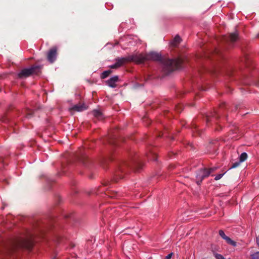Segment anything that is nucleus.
Returning <instances> with one entry per match:
<instances>
[{
    "label": "nucleus",
    "instance_id": "1",
    "mask_svg": "<svg viewBox=\"0 0 259 259\" xmlns=\"http://www.w3.org/2000/svg\"><path fill=\"white\" fill-rule=\"evenodd\" d=\"M136 63H142L146 60H153L161 61L163 65V70L166 74H168L172 71L181 68L183 60L181 58L175 59H164L161 54L154 52L143 54H135Z\"/></svg>",
    "mask_w": 259,
    "mask_h": 259
},
{
    "label": "nucleus",
    "instance_id": "2",
    "mask_svg": "<svg viewBox=\"0 0 259 259\" xmlns=\"http://www.w3.org/2000/svg\"><path fill=\"white\" fill-rule=\"evenodd\" d=\"M34 234L28 232L26 237H21L18 238L14 243V247L24 248L30 250L33 246L32 238Z\"/></svg>",
    "mask_w": 259,
    "mask_h": 259
},
{
    "label": "nucleus",
    "instance_id": "3",
    "mask_svg": "<svg viewBox=\"0 0 259 259\" xmlns=\"http://www.w3.org/2000/svg\"><path fill=\"white\" fill-rule=\"evenodd\" d=\"M41 67L40 65H33L29 68H25L18 73L20 78H26L33 74H38L41 71Z\"/></svg>",
    "mask_w": 259,
    "mask_h": 259
},
{
    "label": "nucleus",
    "instance_id": "4",
    "mask_svg": "<svg viewBox=\"0 0 259 259\" xmlns=\"http://www.w3.org/2000/svg\"><path fill=\"white\" fill-rule=\"evenodd\" d=\"M210 175V172L206 168H201L198 170L196 175V183L200 185L202 181Z\"/></svg>",
    "mask_w": 259,
    "mask_h": 259
},
{
    "label": "nucleus",
    "instance_id": "5",
    "mask_svg": "<svg viewBox=\"0 0 259 259\" xmlns=\"http://www.w3.org/2000/svg\"><path fill=\"white\" fill-rule=\"evenodd\" d=\"M136 58L135 55H130L126 57L117 58L115 59V63L119 67L126 62H134L136 63Z\"/></svg>",
    "mask_w": 259,
    "mask_h": 259
},
{
    "label": "nucleus",
    "instance_id": "6",
    "mask_svg": "<svg viewBox=\"0 0 259 259\" xmlns=\"http://www.w3.org/2000/svg\"><path fill=\"white\" fill-rule=\"evenodd\" d=\"M139 162L138 160L133 159L130 161H122L119 164V171L123 172L125 167H132L133 165Z\"/></svg>",
    "mask_w": 259,
    "mask_h": 259
},
{
    "label": "nucleus",
    "instance_id": "7",
    "mask_svg": "<svg viewBox=\"0 0 259 259\" xmlns=\"http://www.w3.org/2000/svg\"><path fill=\"white\" fill-rule=\"evenodd\" d=\"M57 49L56 48H53L50 50L48 53L47 58L50 63H53L56 59Z\"/></svg>",
    "mask_w": 259,
    "mask_h": 259
},
{
    "label": "nucleus",
    "instance_id": "8",
    "mask_svg": "<svg viewBox=\"0 0 259 259\" xmlns=\"http://www.w3.org/2000/svg\"><path fill=\"white\" fill-rule=\"evenodd\" d=\"M219 234L220 236L223 239H224L228 244L231 245L232 246H233L234 247L236 246V245H237L236 242L235 241H234V240H232L229 237L227 236L223 230H219Z\"/></svg>",
    "mask_w": 259,
    "mask_h": 259
},
{
    "label": "nucleus",
    "instance_id": "9",
    "mask_svg": "<svg viewBox=\"0 0 259 259\" xmlns=\"http://www.w3.org/2000/svg\"><path fill=\"white\" fill-rule=\"evenodd\" d=\"M118 80V76L116 75L114 76L106 81V84L110 87L115 88L117 87L116 82Z\"/></svg>",
    "mask_w": 259,
    "mask_h": 259
},
{
    "label": "nucleus",
    "instance_id": "10",
    "mask_svg": "<svg viewBox=\"0 0 259 259\" xmlns=\"http://www.w3.org/2000/svg\"><path fill=\"white\" fill-rule=\"evenodd\" d=\"M238 38V33L235 32L234 33H231L229 34V35L226 38V40L227 41H230L231 43H233L236 41Z\"/></svg>",
    "mask_w": 259,
    "mask_h": 259
},
{
    "label": "nucleus",
    "instance_id": "11",
    "mask_svg": "<svg viewBox=\"0 0 259 259\" xmlns=\"http://www.w3.org/2000/svg\"><path fill=\"white\" fill-rule=\"evenodd\" d=\"M72 109L75 111L80 112L82 111L87 109L84 104L75 105L72 107Z\"/></svg>",
    "mask_w": 259,
    "mask_h": 259
},
{
    "label": "nucleus",
    "instance_id": "12",
    "mask_svg": "<svg viewBox=\"0 0 259 259\" xmlns=\"http://www.w3.org/2000/svg\"><path fill=\"white\" fill-rule=\"evenodd\" d=\"M92 114L93 116L99 119H101L102 118V113L101 112L98 110H94L92 111Z\"/></svg>",
    "mask_w": 259,
    "mask_h": 259
},
{
    "label": "nucleus",
    "instance_id": "13",
    "mask_svg": "<svg viewBox=\"0 0 259 259\" xmlns=\"http://www.w3.org/2000/svg\"><path fill=\"white\" fill-rule=\"evenodd\" d=\"M61 227L58 224H56V241L59 242V240L61 239V235L60 232V229Z\"/></svg>",
    "mask_w": 259,
    "mask_h": 259
},
{
    "label": "nucleus",
    "instance_id": "14",
    "mask_svg": "<svg viewBox=\"0 0 259 259\" xmlns=\"http://www.w3.org/2000/svg\"><path fill=\"white\" fill-rule=\"evenodd\" d=\"M181 41V37H180V36L177 35L174 38V39L171 42V44L174 46L176 47V46H177L180 43Z\"/></svg>",
    "mask_w": 259,
    "mask_h": 259
},
{
    "label": "nucleus",
    "instance_id": "15",
    "mask_svg": "<svg viewBox=\"0 0 259 259\" xmlns=\"http://www.w3.org/2000/svg\"><path fill=\"white\" fill-rule=\"evenodd\" d=\"M87 158V156L85 155V154L83 153H81L80 155L78 156L77 159L81 163H82L83 164L85 165V160Z\"/></svg>",
    "mask_w": 259,
    "mask_h": 259
},
{
    "label": "nucleus",
    "instance_id": "16",
    "mask_svg": "<svg viewBox=\"0 0 259 259\" xmlns=\"http://www.w3.org/2000/svg\"><path fill=\"white\" fill-rule=\"evenodd\" d=\"M112 71L111 70H108L103 72L101 75V78L102 79H105L107 78L111 73Z\"/></svg>",
    "mask_w": 259,
    "mask_h": 259
},
{
    "label": "nucleus",
    "instance_id": "17",
    "mask_svg": "<svg viewBox=\"0 0 259 259\" xmlns=\"http://www.w3.org/2000/svg\"><path fill=\"white\" fill-rule=\"evenodd\" d=\"M147 157L150 160H153V161L157 160L156 155L153 152H151L150 153L147 154Z\"/></svg>",
    "mask_w": 259,
    "mask_h": 259
},
{
    "label": "nucleus",
    "instance_id": "18",
    "mask_svg": "<svg viewBox=\"0 0 259 259\" xmlns=\"http://www.w3.org/2000/svg\"><path fill=\"white\" fill-rule=\"evenodd\" d=\"M247 158V154L246 152H243L239 156V161L241 162L244 161Z\"/></svg>",
    "mask_w": 259,
    "mask_h": 259
},
{
    "label": "nucleus",
    "instance_id": "19",
    "mask_svg": "<svg viewBox=\"0 0 259 259\" xmlns=\"http://www.w3.org/2000/svg\"><path fill=\"white\" fill-rule=\"evenodd\" d=\"M51 227V225H45V226H43V227H39L38 228V231L42 233V232H45L46 229H49Z\"/></svg>",
    "mask_w": 259,
    "mask_h": 259
},
{
    "label": "nucleus",
    "instance_id": "20",
    "mask_svg": "<svg viewBox=\"0 0 259 259\" xmlns=\"http://www.w3.org/2000/svg\"><path fill=\"white\" fill-rule=\"evenodd\" d=\"M251 259H259V251H256L250 254Z\"/></svg>",
    "mask_w": 259,
    "mask_h": 259
},
{
    "label": "nucleus",
    "instance_id": "21",
    "mask_svg": "<svg viewBox=\"0 0 259 259\" xmlns=\"http://www.w3.org/2000/svg\"><path fill=\"white\" fill-rule=\"evenodd\" d=\"M241 163V162L239 160V161H237V162H234V163H232V164L230 168L231 169V168H236L237 166H238Z\"/></svg>",
    "mask_w": 259,
    "mask_h": 259
},
{
    "label": "nucleus",
    "instance_id": "22",
    "mask_svg": "<svg viewBox=\"0 0 259 259\" xmlns=\"http://www.w3.org/2000/svg\"><path fill=\"white\" fill-rule=\"evenodd\" d=\"M225 174V172H224L223 174H220L216 175L214 178V180L215 181H218V180L221 179L223 177V176Z\"/></svg>",
    "mask_w": 259,
    "mask_h": 259
},
{
    "label": "nucleus",
    "instance_id": "23",
    "mask_svg": "<svg viewBox=\"0 0 259 259\" xmlns=\"http://www.w3.org/2000/svg\"><path fill=\"white\" fill-rule=\"evenodd\" d=\"M214 255L216 259H225L224 257L220 254L216 253Z\"/></svg>",
    "mask_w": 259,
    "mask_h": 259
},
{
    "label": "nucleus",
    "instance_id": "24",
    "mask_svg": "<svg viewBox=\"0 0 259 259\" xmlns=\"http://www.w3.org/2000/svg\"><path fill=\"white\" fill-rule=\"evenodd\" d=\"M217 168H218L217 167H211L209 169H207V170H208V172H210V174L211 173H212L213 171H214L215 170H216Z\"/></svg>",
    "mask_w": 259,
    "mask_h": 259
},
{
    "label": "nucleus",
    "instance_id": "25",
    "mask_svg": "<svg viewBox=\"0 0 259 259\" xmlns=\"http://www.w3.org/2000/svg\"><path fill=\"white\" fill-rule=\"evenodd\" d=\"M109 67L112 69H116L118 68V65H117V64H116L115 63L110 65Z\"/></svg>",
    "mask_w": 259,
    "mask_h": 259
},
{
    "label": "nucleus",
    "instance_id": "26",
    "mask_svg": "<svg viewBox=\"0 0 259 259\" xmlns=\"http://www.w3.org/2000/svg\"><path fill=\"white\" fill-rule=\"evenodd\" d=\"M173 255V253H170L167 254L165 257V259H170L171 258L172 255Z\"/></svg>",
    "mask_w": 259,
    "mask_h": 259
},
{
    "label": "nucleus",
    "instance_id": "27",
    "mask_svg": "<svg viewBox=\"0 0 259 259\" xmlns=\"http://www.w3.org/2000/svg\"><path fill=\"white\" fill-rule=\"evenodd\" d=\"M256 243L258 247H259V235L256 238Z\"/></svg>",
    "mask_w": 259,
    "mask_h": 259
},
{
    "label": "nucleus",
    "instance_id": "28",
    "mask_svg": "<svg viewBox=\"0 0 259 259\" xmlns=\"http://www.w3.org/2000/svg\"><path fill=\"white\" fill-rule=\"evenodd\" d=\"M194 129L196 130V132H199V131H198V130H197V126H196V125H195V127H194Z\"/></svg>",
    "mask_w": 259,
    "mask_h": 259
},
{
    "label": "nucleus",
    "instance_id": "29",
    "mask_svg": "<svg viewBox=\"0 0 259 259\" xmlns=\"http://www.w3.org/2000/svg\"><path fill=\"white\" fill-rule=\"evenodd\" d=\"M2 209H4V207H2Z\"/></svg>",
    "mask_w": 259,
    "mask_h": 259
}]
</instances>
